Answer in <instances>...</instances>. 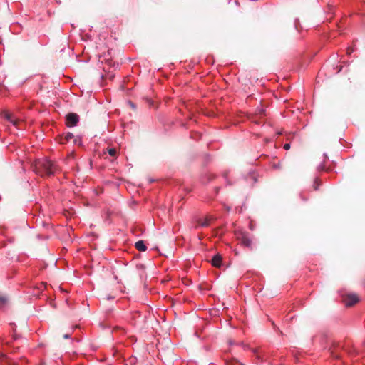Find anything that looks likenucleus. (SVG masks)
I'll list each match as a JSON object with an SVG mask.
<instances>
[{
    "instance_id": "15",
    "label": "nucleus",
    "mask_w": 365,
    "mask_h": 365,
    "mask_svg": "<svg viewBox=\"0 0 365 365\" xmlns=\"http://www.w3.org/2000/svg\"><path fill=\"white\" fill-rule=\"evenodd\" d=\"M318 169H319V170H324V166L320 165V166H319Z\"/></svg>"
},
{
    "instance_id": "1",
    "label": "nucleus",
    "mask_w": 365,
    "mask_h": 365,
    "mask_svg": "<svg viewBox=\"0 0 365 365\" xmlns=\"http://www.w3.org/2000/svg\"><path fill=\"white\" fill-rule=\"evenodd\" d=\"M34 170L40 175H51L57 170V166L47 158L37 160L34 163Z\"/></svg>"
},
{
    "instance_id": "7",
    "label": "nucleus",
    "mask_w": 365,
    "mask_h": 365,
    "mask_svg": "<svg viewBox=\"0 0 365 365\" xmlns=\"http://www.w3.org/2000/svg\"><path fill=\"white\" fill-rule=\"evenodd\" d=\"M5 118L9 120L14 125H17L18 120L13 116L12 114L6 113L5 114Z\"/></svg>"
},
{
    "instance_id": "5",
    "label": "nucleus",
    "mask_w": 365,
    "mask_h": 365,
    "mask_svg": "<svg viewBox=\"0 0 365 365\" xmlns=\"http://www.w3.org/2000/svg\"><path fill=\"white\" fill-rule=\"evenodd\" d=\"M135 247L140 252H145L147 250V247L143 240H139L135 242Z\"/></svg>"
},
{
    "instance_id": "11",
    "label": "nucleus",
    "mask_w": 365,
    "mask_h": 365,
    "mask_svg": "<svg viewBox=\"0 0 365 365\" xmlns=\"http://www.w3.org/2000/svg\"><path fill=\"white\" fill-rule=\"evenodd\" d=\"M319 185H320L319 180L318 178H316L315 180H314V190H317L319 186Z\"/></svg>"
},
{
    "instance_id": "8",
    "label": "nucleus",
    "mask_w": 365,
    "mask_h": 365,
    "mask_svg": "<svg viewBox=\"0 0 365 365\" xmlns=\"http://www.w3.org/2000/svg\"><path fill=\"white\" fill-rule=\"evenodd\" d=\"M73 138L74 135L71 133H68L66 134L64 137V141H62L61 143H64L65 142H69Z\"/></svg>"
},
{
    "instance_id": "13",
    "label": "nucleus",
    "mask_w": 365,
    "mask_h": 365,
    "mask_svg": "<svg viewBox=\"0 0 365 365\" xmlns=\"http://www.w3.org/2000/svg\"><path fill=\"white\" fill-rule=\"evenodd\" d=\"M289 148H290V144H289V143H286V144H284V149H285V150H289Z\"/></svg>"
},
{
    "instance_id": "2",
    "label": "nucleus",
    "mask_w": 365,
    "mask_h": 365,
    "mask_svg": "<svg viewBox=\"0 0 365 365\" xmlns=\"http://www.w3.org/2000/svg\"><path fill=\"white\" fill-rule=\"evenodd\" d=\"M342 301L345 306L351 307L356 304L359 298L356 294L348 293L342 294Z\"/></svg>"
},
{
    "instance_id": "17",
    "label": "nucleus",
    "mask_w": 365,
    "mask_h": 365,
    "mask_svg": "<svg viewBox=\"0 0 365 365\" xmlns=\"http://www.w3.org/2000/svg\"><path fill=\"white\" fill-rule=\"evenodd\" d=\"M78 139H76H76H74V140H73V142H74V143H75V144H76V143H78Z\"/></svg>"
},
{
    "instance_id": "10",
    "label": "nucleus",
    "mask_w": 365,
    "mask_h": 365,
    "mask_svg": "<svg viewBox=\"0 0 365 365\" xmlns=\"http://www.w3.org/2000/svg\"><path fill=\"white\" fill-rule=\"evenodd\" d=\"M209 224H210V219H208V218H206V219L202 220V222H199V225L201 227H207L209 225Z\"/></svg>"
},
{
    "instance_id": "12",
    "label": "nucleus",
    "mask_w": 365,
    "mask_h": 365,
    "mask_svg": "<svg viewBox=\"0 0 365 365\" xmlns=\"http://www.w3.org/2000/svg\"><path fill=\"white\" fill-rule=\"evenodd\" d=\"M108 153L110 156H115L116 154V150L115 148H110L108 150Z\"/></svg>"
},
{
    "instance_id": "14",
    "label": "nucleus",
    "mask_w": 365,
    "mask_h": 365,
    "mask_svg": "<svg viewBox=\"0 0 365 365\" xmlns=\"http://www.w3.org/2000/svg\"><path fill=\"white\" fill-rule=\"evenodd\" d=\"M63 338L64 339H70L71 338V335L69 334H64L63 335Z\"/></svg>"
},
{
    "instance_id": "6",
    "label": "nucleus",
    "mask_w": 365,
    "mask_h": 365,
    "mask_svg": "<svg viewBox=\"0 0 365 365\" xmlns=\"http://www.w3.org/2000/svg\"><path fill=\"white\" fill-rule=\"evenodd\" d=\"M241 242L246 247H250L252 245V240L245 235L242 236Z\"/></svg>"
},
{
    "instance_id": "4",
    "label": "nucleus",
    "mask_w": 365,
    "mask_h": 365,
    "mask_svg": "<svg viewBox=\"0 0 365 365\" xmlns=\"http://www.w3.org/2000/svg\"><path fill=\"white\" fill-rule=\"evenodd\" d=\"M222 257L220 255H215L212 259V264L214 267H220L222 264Z\"/></svg>"
},
{
    "instance_id": "16",
    "label": "nucleus",
    "mask_w": 365,
    "mask_h": 365,
    "mask_svg": "<svg viewBox=\"0 0 365 365\" xmlns=\"http://www.w3.org/2000/svg\"><path fill=\"white\" fill-rule=\"evenodd\" d=\"M353 51V49L348 48V53L350 54Z\"/></svg>"
},
{
    "instance_id": "9",
    "label": "nucleus",
    "mask_w": 365,
    "mask_h": 365,
    "mask_svg": "<svg viewBox=\"0 0 365 365\" xmlns=\"http://www.w3.org/2000/svg\"><path fill=\"white\" fill-rule=\"evenodd\" d=\"M8 299L4 296H0V308H3L7 303Z\"/></svg>"
},
{
    "instance_id": "3",
    "label": "nucleus",
    "mask_w": 365,
    "mask_h": 365,
    "mask_svg": "<svg viewBox=\"0 0 365 365\" xmlns=\"http://www.w3.org/2000/svg\"><path fill=\"white\" fill-rule=\"evenodd\" d=\"M78 120V115L76 113H69L66 115V125L68 127L75 126Z\"/></svg>"
}]
</instances>
